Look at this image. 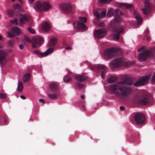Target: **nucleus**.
Wrapping results in <instances>:
<instances>
[{
    "mask_svg": "<svg viewBox=\"0 0 155 155\" xmlns=\"http://www.w3.org/2000/svg\"><path fill=\"white\" fill-rule=\"evenodd\" d=\"M51 7L50 5L48 2H45L41 3L39 1H37L34 6L35 9L39 12L47 11Z\"/></svg>",
    "mask_w": 155,
    "mask_h": 155,
    "instance_id": "obj_9",
    "label": "nucleus"
},
{
    "mask_svg": "<svg viewBox=\"0 0 155 155\" xmlns=\"http://www.w3.org/2000/svg\"><path fill=\"white\" fill-rule=\"evenodd\" d=\"M120 49L117 48H110L107 49L104 53V56L106 59L119 55L121 54Z\"/></svg>",
    "mask_w": 155,
    "mask_h": 155,
    "instance_id": "obj_5",
    "label": "nucleus"
},
{
    "mask_svg": "<svg viewBox=\"0 0 155 155\" xmlns=\"http://www.w3.org/2000/svg\"><path fill=\"white\" fill-rule=\"evenodd\" d=\"M134 14L137 23L139 24L142 21V18L138 12L135 10L134 11Z\"/></svg>",
    "mask_w": 155,
    "mask_h": 155,
    "instance_id": "obj_23",
    "label": "nucleus"
},
{
    "mask_svg": "<svg viewBox=\"0 0 155 155\" xmlns=\"http://www.w3.org/2000/svg\"><path fill=\"white\" fill-rule=\"evenodd\" d=\"M126 64L125 60L123 58H119L110 61L109 66L112 69L120 66L124 65Z\"/></svg>",
    "mask_w": 155,
    "mask_h": 155,
    "instance_id": "obj_7",
    "label": "nucleus"
},
{
    "mask_svg": "<svg viewBox=\"0 0 155 155\" xmlns=\"http://www.w3.org/2000/svg\"><path fill=\"white\" fill-rule=\"evenodd\" d=\"M150 56L155 58V48H152L150 51L146 50L140 53L139 55V59L140 61H144L147 57Z\"/></svg>",
    "mask_w": 155,
    "mask_h": 155,
    "instance_id": "obj_8",
    "label": "nucleus"
},
{
    "mask_svg": "<svg viewBox=\"0 0 155 155\" xmlns=\"http://www.w3.org/2000/svg\"><path fill=\"white\" fill-rule=\"evenodd\" d=\"M20 97L21 99H24V100L26 98L23 95H21Z\"/></svg>",
    "mask_w": 155,
    "mask_h": 155,
    "instance_id": "obj_45",
    "label": "nucleus"
},
{
    "mask_svg": "<svg viewBox=\"0 0 155 155\" xmlns=\"http://www.w3.org/2000/svg\"><path fill=\"white\" fill-rule=\"evenodd\" d=\"M143 50H142V49L141 48V47L139 48L138 50V52H139L141 51H142Z\"/></svg>",
    "mask_w": 155,
    "mask_h": 155,
    "instance_id": "obj_52",
    "label": "nucleus"
},
{
    "mask_svg": "<svg viewBox=\"0 0 155 155\" xmlns=\"http://www.w3.org/2000/svg\"><path fill=\"white\" fill-rule=\"evenodd\" d=\"M23 88V86L22 83L20 81H19L18 82L17 90L19 91H22Z\"/></svg>",
    "mask_w": 155,
    "mask_h": 155,
    "instance_id": "obj_32",
    "label": "nucleus"
},
{
    "mask_svg": "<svg viewBox=\"0 0 155 155\" xmlns=\"http://www.w3.org/2000/svg\"><path fill=\"white\" fill-rule=\"evenodd\" d=\"M51 27L50 24L48 22H46L43 24L41 28L45 31H47L50 30Z\"/></svg>",
    "mask_w": 155,
    "mask_h": 155,
    "instance_id": "obj_22",
    "label": "nucleus"
},
{
    "mask_svg": "<svg viewBox=\"0 0 155 155\" xmlns=\"http://www.w3.org/2000/svg\"><path fill=\"white\" fill-rule=\"evenodd\" d=\"M152 98V96L148 94H142L139 96L135 101V103L138 104L145 105L150 102Z\"/></svg>",
    "mask_w": 155,
    "mask_h": 155,
    "instance_id": "obj_4",
    "label": "nucleus"
},
{
    "mask_svg": "<svg viewBox=\"0 0 155 155\" xmlns=\"http://www.w3.org/2000/svg\"><path fill=\"white\" fill-rule=\"evenodd\" d=\"M82 108H83V110H85V107H84V105H82Z\"/></svg>",
    "mask_w": 155,
    "mask_h": 155,
    "instance_id": "obj_55",
    "label": "nucleus"
},
{
    "mask_svg": "<svg viewBox=\"0 0 155 155\" xmlns=\"http://www.w3.org/2000/svg\"><path fill=\"white\" fill-rule=\"evenodd\" d=\"M133 84L132 80L126 79L110 85V90L115 95L122 98L128 96L132 92V88L129 86Z\"/></svg>",
    "mask_w": 155,
    "mask_h": 155,
    "instance_id": "obj_1",
    "label": "nucleus"
},
{
    "mask_svg": "<svg viewBox=\"0 0 155 155\" xmlns=\"http://www.w3.org/2000/svg\"><path fill=\"white\" fill-rule=\"evenodd\" d=\"M24 47V45L23 44H20L19 46V48L20 49H22Z\"/></svg>",
    "mask_w": 155,
    "mask_h": 155,
    "instance_id": "obj_40",
    "label": "nucleus"
},
{
    "mask_svg": "<svg viewBox=\"0 0 155 155\" xmlns=\"http://www.w3.org/2000/svg\"><path fill=\"white\" fill-rule=\"evenodd\" d=\"M121 21V19L119 16V20L115 19V18L111 22L110 26L113 29L114 31L117 33L114 35V38L115 40L119 39L120 34L123 33L124 31V28L122 26L117 27L119 23Z\"/></svg>",
    "mask_w": 155,
    "mask_h": 155,
    "instance_id": "obj_2",
    "label": "nucleus"
},
{
    "mask_svg": "<svg viewBox=\"0 0 155 155\" xmlns=\"http://www.w3.org/2000/svg\"><path fill=\"white\" fill-rule=\"evenodd\" d=\"M57 39L55 38H52L50 41L49 45L50 46H54L56 43Z\"/></svg>",
    "mask_w": 155,
    "mask_h": 155,
    "instance_id": "obj_27",
    "label": "nucleus"
},
{
    "mask_svg": "<svg viewBox=\"0 0 155 155\" xmlns=\"http://www.w3.org/2000/svg\"><path fill=\"white\" fill-rule=\"evenodd\" d=\"M29 16L25 15H21L19 17L20 21L21 24L25 23L29 19Z\"/></svg>",
    "mask_w": 155,
    "mask_h": 155,
    "instance_id": "obj_21",
    "label": "nucleus"
},
{
    "mask_svg": "<svg viewBox=\"0 0 155 155\" xmlns=\"http://www.w3.org/2000/svg\"><path fill=\"white\" fill-rule=\"evenodd\" d=\"M119 13H120V15H123V13L119 9H117L114 10L113 9L111 8L108 11L107 15V17H109L112 15L114 17L115 19L118 20H119Z\"/></svg>",
    "mask_w": 155,
    "mask_h": 155,
    "instance_id": "obj_11",
    "label": "nucleus"
},
{
    "mask_svg": "<svg viewBox=\"0 0 155 155\" xmlns=\"http://www.w3.org/2000/svg\"><path fill=\"white\" fill-rule=\"evenodd\" d=\"M60 7L62 10L67 13H70L72 11V6L69 3L61 4Z\"/></svg>",
    "mask_w": 155,
    "mask_h": 155,
    "instance_id": "obj_16",
    "label": "nucleus"
},
{
    "mask_svg": "<svg viewBox=\"0 0 155 155\" xmlns=\"http://www.w3.org/2000/svg\"><path fill=\"white\" fill-rule=\"evenodd\" d=\"M117 78L115 77H112L109 78L107 80L109 83H112L114 82L117 80Z\"/></svg>",
    "mask_w": 155,
    "mask_h": 155,
    "instance_id": "obj_31",
    "label": "nucleus"
},
{
    "mask_svg": "<svg viewBox=\"0 0 155 155\" xmlns=\"http://www.w3.org/2000/svg\"><path fill=\"white\" fill-rule=\"evenodd\" d=\"M13 10H17L20 11H23V10L21 5L18 4L14 5L13 6Z\"/></svg>",
    "mask_w": 155,
    "mask_h": 155,
    "instance_id": "obj_26",
    "label": "nucleus"
},
{
    "mask_svg": "<svg viewBox=\"0 0 155 155\" xmlns=\"http://www.w3.org/2000/svg\"><path fill=\"white\" fill-rule=\"evenodd\" d=\"M24 39L29 42H31L32 45V48L33 49L39 48L43 43L44 40L43 38L39 36H35L33 37L32 41L26 35L24 36Z\"/></svg>",
    "mask_w": 155,
    "mask_h": 155,
    "instance_id": "obj_3",
    "label": "nucleus"
},
{
    "mask_svg": "<svg viewBox=\"0 0 155 155\" xmlns=\"http://www.w3.org/2000/svg\"><path fill=\"white\" fill-rule=\"evenodd\" d=\"M67 70L68 71V73L69 74H72V72L70 70L68 69H67Z\"/></svg>",
    "mask_w": 155,
    "mask_h": 155,
    "instance_id": "obj_51",
    "label": "nucleus"
},
{
    "mask_svg": "<svg viewBox=\"0 0 155 155\" xmlns=\"http://www.w3.org/2000/svg\"><path fill=\"white\" fill-rule=\"evenodd\" d=\"M81 98L82 100H84L85 99V96L84 95H81Z\"/></svg>",
    "mask_w": 155,
    "mask_h": 155,
    "instance_id": "obj_47",
    "label": "nucleus"
},
{
    "mask_svg": "<svg viewBox=\"0 0 155 155\" xmlns=\"http://www.w3.org/2000/svg\"><path fill=\"white\" fill-rule=\"evenodd\" d=\"M12 32H8V36L9 38L14 37L15 35H18L20 33V29L17 27H15L12 28Z\"/></svg>",
    "mask_w": 155,
    "mask_h": 155,
    "instance_id": "obj_18",
    "label": "nucleus"
},
{
    "mask_svg": "<svg viewBox=\"0 0 155 155\" xmlns=\"http://www.w3.org/2000/svg\"><path fill=\"white\" fill-rule=\"evenodd\" d=\"M6 58V54L2 50H0V64L2 65H3V63L2 61H4Z\"/></svg>",
    "mask_w": 155,
    "mask_h": 155,
    "instance_id": "obj_24",
    "label": "nucleus"
},
{
    "mask_svg": "<svg viewBox=\"0 0 155 155\" xmlns=\"http://www.w3.org/2000/svg\"><path fill=\"white\" fill-rule=\"evenodd\" d=\"M145 117L143 114L137 113L134 117V120L137 124L142 125L145 123Z\"/></svg>",
    "mask_w": 155,
    "mask_h": 155,
    "instance_id": "obj_12",
    "label": "nucleus"
},
{
    "mask_svg": "<svg viewBox=\"0 0 155 155\" xmlns=\"http://www.w3.org/2000/svg\"><path fill=\"white\" fill-rule=\"evenodd\" d=\"M14 11H15L13 10L12 11L9 10L8 12V15L10 16H12Z\"/></svg>",
    "mask_w": 155,
    "mask_h": 155,
    "instance_id": "obj_38",
    "label": "nucleus"
},
{
    "mask_svg": "<svg viewBox=\"0 0 155 155\" xmlns=\"http://www.w3.org/2000/svg\"><path fill=\"white\" fill-rule=\"evenodd\" d=\"M147 47L145 46H143L141 47V48L142 49V50H143L145 49Z\"/></svg>",
    "mask_w": 155,
    "mask_h": 155,
    "instance_id": "obj_50",
    "label": "nucleus"
},
{
    "mask_svg": "<svg viewBox=\"0 0 155 155\" xmlns=\"http://www.w3.org/2000/svg\"><path fill=\"white\" fill-rule=\"evenodd\" d=\"M150 76V74H149L147 76L143 77L140 80L135 83L134 84V85L136 87H138L145 85L148 82V80Z\"/></svg>",
    "mask_w": 155,
    "mask_h": 155,
    "instance_id": "obj_13",
    "label": "nucleus"
},
{
    "mask_svg": "<svg viewBox=\"0 0 155 155\" xmlns=\"http://www.w3.org/2000/svg\"><path fill=\"white\" fill-rule=\"evenodd\" d=\"M28 30L32 34H34L35 32V31L34 29L30 27L28 28Z\"/></svg>",
    "mask_w": 155,
    "mask_h": 155,
    "instance_id": "obj_36",
    "label": "nucleus"
},
{
    "mask_svg": "<svg viewBox=\"0 0 155 155\" xmlns=\"http://www.w3.org/2000/svg\"><path fill=\"white\" fill-rule=\"evenodd\" d=\"M6 96L5 94L3 93H0V98L1 99H5L6 98Z\"/></svg>",
    "mask_w": 155,
    "mask_h": 155,
    "instance_id": "obj_35",
    "label": "nucleus"
},
{
    "mask_svg": "<svg viewBox=\"0 0 155 155\" xmlns=\"http://www.w3.org/2000/svg\"><path fill=\"white\" fill-rule=\"evenodd\" d=\"M2 48V46L0 45V48Z\"/></svg>",
    "mask_w": 155,
    "mask_h": 155,
    "instance_id": "obj_57",
    "label": "nucleus"
},
{
    "mask_svg": "<svg viewBox=\"0 0 155 155\" xmlns=\"http://www.w3.org/2000/svg\"><path fill=\"white\" fill-rule=\"evenodd\" d=\"M107 31L104 29H101L98 30H96L94 31V36L98 38H101L104 36Z\"/></svg>",
    "mask_w": 155,
    "mask_h": 155,
    "instance_id": "obj_17",
    "label": "nucleus"
},
{
    "mask_svg": "<svg viewBox=\"0 0 155 155\" xmlns=\"http://www.w3.org/2000/svg\"><path fill=\"white\" fill-rule=\"evenodd\" d=\"M106 13V11H104L103 12H102L101 14V18L105 16V14Z\"/></svg>",
    "mask_w": 155,
    "mask_h": 155,
    "instance_id": "obj_39",
    "label": "nucleus"
},
{
    "mask_svg": "<svg viewBox=\"0 0 155 155\" xmlns=\"http://www.w3.org/2000/svg\"><path fill=\"white\" fill-rule=\"evenodd\" d=\"M75 78L77 81V84L78 87L79 88H81L84 86V84H81L80 82L85 81L86 78L83 75L78 74L75 76Z\"/></svg>",
    "mask_w": 155,
    "mask_h": 155,
    "instance_id": "obj_14",
    "label": "nucleus"
},
{
    "mask_svg": "<svg viewBox=\"0 0 155 155\" xmlns=\"http://www.w3.org/2000/svg\"><path fill=\"white\" fill-rule=\"evenodd\" d=\"M58 92L53 94H48V96L50 99L52 100H55L57 99L58 96Z\"/></svg>",
    "mask_w": 155,
    "mask_h": 155,
    "instance_id": "obj_25",
    "label": "nucleus"
},
{
    "mask_svg": "<svg viewBox=\"0 0 155 155\" xmlns=\"http://www.w3.org/2000/svg\"><path fill=\"white\" fill-rule=\"evenodd\" d=\"M53 48H50L44 53L41 52L38 50L35 51H34L33 53L37 55L38 57L42 58L46 57L48 55L51 54L53 52Z\"/></svg>",
    "mask_w": 155,
    "mask_h": 155,
    "instance_id": "obj_15",
    "label": "nucleus"
},
{
    "mask_svg": "<svg viewBox=\"0 0 155 155\" xmlns=\"http://www.w3.org/2000/svg\"><path fill=\"white\" fill-rule=\"evenodd\" d=\"M120 108L121 110H124L125 109V107L124 106H121Z\"/></svg>",
    "mask_w": 155,
    "mask_h": 155,
    "instance_id": "obj_42",
    "label": "nucleus"
},
{
    "mask_svg": "<svg viewBox=\"0 0 155 155\" xmlns=\"http://www.w3.org/2000/svg\"><path fill=\"white\" fill-rule=\"evenodd\" d=\"M11 21H12V23H14V22H13V21L12 20H11Z\"/></svg>",
    "mask_w": 155,
    "mask_h": 155,
    "instance_id": "obj_59",
    "label": "nucleus"
},
{
    "mask_svg": "<svg viewBox=\"0 0 155 155\" xmlns=\"http://www.w3.org/2000/svg\"><path fill=\"white\" fill-rule=\"evenodd\" d=\"M99 1L103 3H108L112 0H99Z\"/></svg>",
    "mask_w": 155,
    "mask_h": 155,
    "instance_id": "obj_33",
    "label": "nucleus"
},
{
    "mask_svg": "<svg viewBox=\"0 0 155 155\" xmlns=\"http://www.w3.org/2000/svg\"><path fill=\"white\" fill-rule=\"evenodd\" d=\"M145 38H143V39H145Z\"/></svg>",
    "mask_w": 155,
    "mask_h": 155,
    "instance_id": "obj_60",
    "label": "nucleus"
},
{
    "mask_svg": "<svg viewBox=\"0 0 155 155\" xmlns=\"http://www.w3.org/2000/svg\"><path fill=\"white\" fill-rule=\"evenodd\" d=\"M18 1H19V2H20L21 5H23V2L21 1V0H17Z\"/></svg>",
    "mask_w": 155,
    "mask_h": 155,
    "instance_id": "obj_53",
    "label": "nucleus"
},
{
    "mask_svg": "<svg viewBox=\"0 0 155 155\" xmlns=\"http://www.w3.org/2000/svg\"><path fill=\"white\" fill-rule=\"evenodd\" d=\"M66 50H71V47H68L66 48Z\"/></svg>",
    "mask_w": 155,
    "mask_h": 155,
    "instance_id": "obj_49",
    "label": "nucleus"
},
{
    "mask_svg": "<svg viewBox=\"0 0 155 155\" xmlns=\"http://www.w3.org/2000/svg\"><path fill=\"white\" fill-rule=\"evenodd\" d=\"M89 66L93 71H98L101 73V76L102 79H104L105 76V74L107 71V68L104 65L98 64L92 65L90 64Z\"/></svg>",
    "mask_w": 155,
    "mask_h": 155,
    "instance_id": "obj_6",
    "label": "nucleus"
},
{
    "mask_svg": "<svg viewBox=\"0 0 155 155\" xmlns=\"http://www.w3.org/2000/svg\"><path fill=\"white\" fill-rule=\"evenodd\" d=\"M152 80L153 81H155V73H154L153 76Z\"/></svg>",
    "mask_w": 155,
    "mask_h": 155,
    "instance_id": "obj_44",
    "label": "nucleus"
},
{
    "mask_svg": "<svg viewBox=\"0 0 155 155\" xmlns=\"http://www.w3.org/2000/svg\"><path fill=\"white\" fill-rule=\"evenodd\" d=\"M146 39L147 41H149L150 39V38L149 36H148L147 35H146Z\"/></svg>",
    "mask_w": 155,
    "mask_h": 155,
    "instance_id": "obj_46",
    "label": "nucleus"
},
{
    "mask_svg": "<svg viewBox=\"0 0 155 155\" xmlns=\"http://www.w3.org/2000/svg\"><path fill=\"white\" fill-rule=\"evenodd\" d=\"M80 21H76L74 23L75 27L77 30H82L84 31L87 30L88 28L84 24L87 21V19L85 17H79Z\"/></svg>",
    "mask_w": 155,
    "mask_h": 155,
    "instance_id": "obj_10",
    "label": "nucleus"
},
{
    "mask_svg": "<svg viewBox=\"0 0 155 155\" xmlns=\"http://www.w3.org/2000/svg\"><path fill=\"white\" fill-rule=\"evenodd\" d=\"M99 25L101 26L102 27H103L104 26V24L103 23H101Z\"/></svg>",
    "mask_w": 155,
    "mask_h": 155,
    "instance_id": "obj_48",
    "label": "nucleus"
},
{
    "mask_svg": "<svg viewBox=\"0 0 155 155\" xmlns=\"http://www.w3.org/2000/svg\"><path fill=\"white\" fill-rule=\"evenodd\" d=\"M123 6L125 7L126 8H129L132 7V5L122 3H120L118 5V7H121Z\"/></svg>",
    "mask_w": 155,
    "mask_h": 155,
    "instance_id": "obj_29",
    "label": "nucleus"
},
{
    "mask_svg": "<svg viewBox=\"0 0 155 155\" xmlns=\"http://www.w3.org/2000/svg\"><path fill=\"white\" fill-rule=\"evenodd\" d=\"M149 32V31L148 29H147L145 31V33L146 35H147L148 34Z\"/></svg>",
    "mask_w": 155,
    "mask_h": 155,
    "instance_id": "obj_41",
    "label": "nucleus"
},
{
    "mask_svg": "<svg viewBox=\"0 0 155 155\" xmlns=\"http://www.w3.org/2000/svg\"><path fill=\"white\" fill-rule=\"evenodd\" d=\"M39 101L40 102L42 103L43 104H44L45 103V101L42 99H39Z\"/></svg>",
    "mask_w": 155,
    "mask_h": 155,
    "instance_id": "obj_43",
    "label": "nucleus"
},
{
    "mask_svg": "<svg viewBox=\"0 0 155 155\" xmlns=\"http://www.w3.org/2000/svg\"><path fill=\"white\" fill-rule=\"evenodd\" d=\"M29 0L31 3H32L33 2L34 0Z\"/></svg>",
    "mask_w": 155,
    "mask_h": 155,
    "instance_id": "obj_56",
    "label": "nucleus"
},
{
    "mask_svg": "<svg viewBox=\"0 0 155 155\" xmlns=\"http://www.w3.org/2000/svg\"><path fill=\"white\" fill-rule=\"evenodd\" d=\"M94 15L97 18L99 19H100V16L99 14L97 12H95L94 13Z\"/></svg>",
    "mask_w": 155,
    "mask_h": 155,
    "instance_id": "obj_37",
    "label": "nucleus"
},
{
    "mask_svg": "<svg viewBox=\"0 0 155 155\" xmlns=\"http://www.w3.org/2000/svg\"><path fill=\"white\" fill-rule=\"evenodd\" d=\"M64 81L65 83H69L72 81V79L68 76L66 75L64 78Z\"/></svg>",
    "mask_w": 155,
    "mask_h": 155,
    "instance_id": "obj_30",
    "label": "nucleus"
},
{
    "mask_svg": "<svg viewBox=\"0 0 155 155\" xmlns=\"http://www.w3.org/2000/svg\"><path fill=\"white\" fill-rule=\"evenodd\" d=\"M150 5L148 1H145V8L142 9L143 13L144 15L147 14L150 9Z\"/></svg>",
    "mask_w": 155,
    "mask_h": 155,
    "instance_id": "obj_19",
    "label": "nucleus"
},
{
    "mask_svg": "<svg viewBox=\"0 0 155 155\" xmlns=\"http://www.w3.org/2000/svg\"><path fill=\"white\" fill-rule=\"evenodd\" d=\"M18 21V20L17 19L15 18L14 20V22L16 23Z\"/></svg>",
    "mask_w": 155,
    "mask_h": 155,
    "instance_id": "obj_54",
    "label": "nucleus"
},
{
    "mask_svg": "<svg viewBox=\"0 0 155 155\" xmlns=\"http://www.w3.org/2000/svg\"><path fill=\"white\" fill-rule=\"evenodd\" d=\"M15 1V0H12V2H14Z\"/></svg>",
    "mask_w": 155,
    "mask_h": 155,
    "instance_id": "obj_58",
    "label": "nucleus"
},
{
    "mask_svg": "<svg viewBox=\"0 0 155 155\" xmlns=\"http://www.w3.org/2000/svg\"><path fill=\"white\" fill-rule=\"evenodd\" d=\"M50 88L53 91L58 92L59 91V85L56 82H53L50 83Z\"/></svg>",
    "mask_w": 155,
    "mask_h": 155,
    "instance_id": "obj_20",
    "label": "nucleus"
},
{
    "mask_svg": "<svg viewBox=\"0 0 155 155\" xmlns=\"http://www.w3.org/2000/svg\"><path fill=\"white\" fill-rule=\"evenodd\" d=\"M30 78V75L28 73L25 75L23 78V81L24 82H27L28 81Z\"/></svg>",
    "mask_w": 155,
    "mask_h": 155,
    "instance_id": "obj_28",
    "label": "nucleus"
},
{
    "mask_svg": "<svg viewBox=\"0 0 155 155\" xmlns=\"http://www.w3.org/2000/svg\"><path fill=\"white\" fill-rule=\"evenodd\" d=\"M9 46L10 47H13L14 45V41H9L8 42Z\"/></svg>",
    "mask_w": 155,
    "mask_h": 155,
    "instance_id": "obj_34",
    "label": "nucleus"
}]
</instances>
